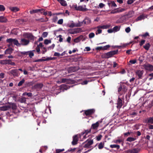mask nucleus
<instances>
[{
  "label": "nucleus",
  "mask_w": 153,
  "mask_h": 153,
  "mask_svg": "<svg viewBox=\"0 0 153 153\" xmlns=\"http://www.w3.org/2000/svg\"><path fill=\"white\" fill-rule=\"evenodd\" d=\"M9 72L10 74H12L14 76H18L17 69L12 70Z\"/></svg>",
  "instance_id": "4468645a"
},
{
  "label": "nucleus",
  "mask_w": 153,
  "mask_h": 153,
  "mask_svg": "<svg viewBox=\"0 0 153 153\" xmlns=\"http://www.w3.org/2000/svg\"><path fill=\"white\" fill-rule=\"evenodd\" d=\"M5 10V8L2 5H0V11H3Z\"/></svg>",
  "instance_id": "c03bdc74"
},
{
  "label": "nucleus",
  "mask_w": 153,
  "mask_h": 153,
  "mask_svg": "<svg viewBox=\"0 0 153 153\" xmlns=\"http://www.w3.org/2000/svg\"><path fill=\"white\" fill-rule=\"evenodd\" d=\"M125 9L124 8L119 9L117 8L112 10L111 12V14H115L117 13H120L124 11Z\"/></svg>",
  "instance_id": "9d476101"
},
{
  "label": "nucleus",
  "mask_w": 153,
  "mask_h": 153,
  "mask_svg": "<svg viewBox=\"0 0 153 153\" xmlns=\"http://www.w3.org/2000/svg\"><path fill=\"white\" fill-rule=\"evenodd\" d=\"M150 47V45L149 43H146L143 46L144 48L146 50L148 51L149 50Z\"/></svg>",
  "instance_id": "4be33fe9"
},
{
  "label": "nucleus",
  "mask_w": 153,
  "mask_h": 153,
  "mask_svg": "<svg viewBox=\"0 0 153 153\" xmlns=\"http://www.w3.org/2000/svg\"><path fill=\"white\" fill-rule=\"evenodd\" d=\"M91 22V21L90 19L86 17L84 19L82 22H79L76 25V26L77 27H81L82 25H89L90 24Z\"/></svg>",
  "instance_id": "7ed1b4c3"
},
{
  "label": "nucleus",
  "mask_w": 153,
  "mask_h": 153,
  "mask_svg": "<svg viewBox=\"0 0 153 153\" xmlns=\"http://www.w3.org/2000/svg\"><path fill=\"white\" fill-rule=\"evenodd\" d=\"M35 50H34L33 51H28V54L29 55V56L30 58H32V57L34 56V53L33 52V51H34Z\"/></svg>",
  "instance_id": "c756f323"
},
{
  "label": "nucleus",
  "mask_w": 153,
  "mask_h": 153,
  "mask_svg": "<svg viewBox=\"0 0 153 153\" xmlns=\"http://www.w3.org/2000/svg\"><path fill=\"white\" fill-rule=\"evenodd\" d=\"M48 35V33L47 32H44L42 34V36L44 37H46Z\"/></svg>",
  "instance_id": "603ef678"
},
{
  "label": "nucleus",
  "mask_w": 153,
  "mask_h": 153,
  "mask_svg": "<svg viewBox=\"0 0 153 153\" xmlns=\"http://www.w3.org/2000/svg\"><path fill=\"white\" fill-rule=\"evenodd\" d=\"M110 147L112 148H117V149H118L120 148V146L119 145L114 144L110 145Z\"/></svg>",
  "instance_id": "7c9ffc66"
},
{
  "label": "nucleus",
  "mask_w": 153,
  "mask_h": 153,
  "mask_svg": "<svg viewBox=\"0 0 153 153\" xmlns=\"http://www.w3.org/2000/svg\"><path fill=\"white\" fill-rule=\"evenodd\" d=\"M118 50L111 51L110 52L105 53L102 55V58H108L112 56L113 55L116 54L118 52Z\"/></svg>",
  "instance_id": "f03ea898"
},
{
  "label": "nucleus",
  "mask_w": 153,
  "mask_h": 153,
  "mask_svg": "<svg viewBox=\"0 0 153 153\" xmlns=\"http://www.w3.org/2000/svg\"><path fill=\"white\" fill-rule=\"evenodd\" d=\"M7 21V19L3 16H0V22H6Z\"/></svg>",
  "instance_id": "a878e982"
},
{
  "label": "nucleus",
  "mask_w": 153,
  "mask_h": 153,
  "mask_svg": "<svg viewBox=\"0 0 153 153\" xmlns=\"http://www.w3.org/2000/svg\"><path fill=\"white\" fill-rule=\"evenodd\" d=\"M96 49L97 50H103V48L102 47H98L96 48Z\"/></svg>",
  "instance_id": "0e129e2a"
},
{
  "label": "nucleus",
  "mask_w": 153,
  "mask_h": 153,
  "mask_svg": "<svg viewBox=\"0 0 153 153\" xmlns=\"http://www.w3.org/2000/svg\"><path fill=\"white\" fill-rule=\"evenodd\" d=\"M97 30L96 32V34L97 35L98 34H100L102 33V30L100 28H97Z\"/></svg>",
  "instance_id": "58836bf2"
},
{
  "label": "nucleus",
  "mask_w": 153,
  "mask_h": 153,
  "mask_svg": "<svg viewBox=\"0 0 153 153\" xmlns=\"http://www.w3.org/2000/svg\"><path fill=\"white\" fill-rule=\"evenodd\" d=\"M99 123L98 121L96 122L95 123L93 124L91 126V129L92 128L94 129H97L99 125Z\"/></svg>",
  "instance_id": "2eb2a0df"
},
{
  "label": "nucleus",
  "mask_w": 153,
  "mask_h": 153,
  "mask_svg": "<svg viewBox=\"0 0 153 153\" xmlns=\"http://www.w3.org/2000/svg\"><path fill=\"white\" fill-rule=\"evenodd\" d=\"M23 36L25 38L28 39L30 40H34V36L30 33H26L23 34Z\"/></svg>",
  "instance_id": "20e7f679"
},
{
  "label": "nucleus",
  "mask_w": 153,
  "mask_h": 153,
  "mask_svg": "<svg viewBox=\"0 0 153 153\" xmlns=\"http://www.w3.org/2000/svg\"><path fill=\"white\" fill-rule=\"evenodd\" d=\"M123 142V141L121 139L117 140L115 141V143H120L121 142Z\"/></svg>",
  "instance_id": "5fc2aeb1"
},
{
  "label": "nucleus",
  "mask_w": 153,
  "mask_h": 153,
  "mask_svg": "<svg viewBox=\"0 0 153 153\" xmlns=\"http://www.w3.org/2000/svg\"><path fill=\"white\" fill-rule=\"evenodd\" d=\"M43 85L42 83L37 84L35 85L36 88H40L42 87Z\"/></svg>",
  "instance_id": "72a5a7b5"
},
{
  "label": "nucleus",
  "mask_w": 153,
  "mask_h": 153,
  "mask_svg": "<svg viewBox=\"0 0 153 153\" xmlns=\"http://www.w3.org/2000/svg\"><path fill=\"white\" fill-rule=\"evenodd\" d=\"M129 62L132 64H134L136 62V60H131L129 61Z\"/></svg>",
  "instance_id": "338daca9"
},
{
  "label": "nucleus",
  "mask_w": 153,
  "mask_h": 153,
  "mask_svg": "<svg viewBox=\"0 0 153 153\" xmlns=\"http://www.w3.org/2000/svg\"><path fill=\"white\" fill-rule=\"evenodd\" d=\"M10 10L14 12H16L19 10V9L16 7H13L10 8Z\"/></svg>",
  "instance_id": "b1692460"
},
{
  "label": "nucleus",
  "mask_w": 153,
  "mask_h": 153,
  "mask_svg": "<svg viewBox=\"0 0 153 153\" xmlns=\"http://www.w3.org/2000/svg\"><path fill=\"white\" fill-rule=\"evenodd\" d=\"M30 41L28 39H26L25 38H22L21 39L20 41V45H27L29 43Z\"/></svg>",
  "instance_id": "423d86ee"
},
{
  "label": "nucleus",
  "mask_w": 153,
  "mask_h": 153,
  "mask_svg": "<svg viewBox=\"0 0 153 153\" xmlns=\"http://www.w3.org/2000/svg\"><path fill=\"white\" fill-rule=\"evenodd\" d=\"M120 27L118 26H115L113 28V30L114 31L117 32L120 30Z\"/></svg>",
  "instance_id": "473e14b6"
},
{
  "label": "nucleus",
  "mask_w": 153,
  "mask_h": 153,
  "mask_svg": "<svg viewBox=\"0 0 153 153\" xmlns=\"http://www.w3.org/2000/svg\"><path fill=\"white\" fill-rule=\"evenodd\" d=\"M59 37V41L60 42H61L63 41V38H62V36L61 35H59L58 36Z\"/></svg>",
  "instance_id": "13d9d810"
},
{
  "label": "nucleus",
  "mask_w": 153,
  "mask_h": 153,
  "mask_svg": "<svg viewBox=\"0 0 153 153\" xmlns=\"http://www.w3.org/2000/svg\"><path fill=\"white\" fill-rule=\"evenodd\" d=\"M135 140L136 138H135L133 137H128L127 138L126 140L129 142H131L134 141Z\"/></svg>",
  "instance_id": "cd10ccee"
},
{
  "label": "nucleus",
  "mask_w": 153,
  "mask_h": 153,
  "mask_svg": "<svg viewBox=\"0 0 153 153\" xmlns=\"http://www.w3.org/2000/svg\"><path fill=\"white\" fill-rule=\"evenodd\" d=\"M140 151V149L138 148H134L128 150L126 151V153H137Z\"/></svg>",
  "instance_id": "9b49d317"
},
{
  "label": "nucleus",
  "mask_w": 153,
  "mask_h": 153,
  "mask_svg": "<svg viewBox=\"0 0 153 153\" xmlns=\"http://www.w3.org/2000/svg\"><path fill=\"white\" fill-rule=\"evenodd\" d=\"M135 0H128L127 1V4H131L133 3Z\"/></svg>",
  "instance_id": "3c124183"
},
{
  "label": "nucleus",
  "mask_w": 153,
  "mask_h": 153,
  "mask_svg": "<svg viewBox=\"0 0 153 153\" xmlns=\"http://www.w3.org/2000/svg\"><path fill=\"white\" fill-rule=\"evenodd\" d=\"M77 10L80 11H86V9L83 8L82 6H78Z\"/></svg>",
  "instance_id": "bb28decb"
},
{
  "label": "nucleus",
  "mask_w": 153,
  "mask_h": 153,
  "mask_svg": "<svg viewBox=\"0 0 153 153\" xmlns=\"http://www.w3.org/2000/svg\"><path fill=\"white\" fill-rule=\"evenodd\" d=\"M144 19V16L143 15H141L139 16H138L136 19V21H138L141 20L142 19Z\"/></svg>",
  "instance_id": "c85d7f7f"
},
{
  "label": "nucleus",
  "mask_w": 153,
  "mask_h": 153,
  "mask_svg": "<svg viewBox=\"0 0 153 153\" xmlns=\"http://www.w3.org/2000/svg\"><path fill=\"white\" fill-rule=\"evenodd\" d=\"M44 10L43 9H36L33 10L31 11H30V12L31 14H33L34 13H37L39 12H40L41 11H43Z\"/></svg>",
  "instance_id": "6ab92c4d"
},
{
  "label": "nucleus",
  "mask_w": 153,
  "mask_h": 153,
  "mask_svg": "<svg viewBox=\"0 0 153 153\" xmlns=\"http://www.w3.org/2000/svg\"><path fill=\"white\" fill-rule=\"evenodd\" d=\"M58 18L57 16H54L52 19V20L53 21V22H56L58 20Z\"/></svg>",
  "instance_id": "a18cd8bd"
},
{
  "label": "nucleus",
  "mask_w": 153,
  "mask_h": 153,
  "mask_svg": "<svg viewBox=\"0 0 153 153\" xmlns=\"http://www.w3.org/2000/svg\"><path fill=\"white\" fill-rule=\"evenodd\" d=\"M68 79H62L61 80V82L62 83L68 82Z\"/></svg>",
  "instance_id": "4d7b16f0"
},
{
  "label": "nucleus",
  "mask_w": 153,
  "mask_h": 153,
  "mask_svg": "<svg viewBox=\"0 0 153 153\" xmlns=\"http://www.w3.org/2000/svg\"><path fill=\"white\" fill-rule=\"evenodd\" d=\"M117 108H120L123 105L122 101V100L119 97L118 98L117 100Z\"/></svg>",
  "instance_id": "ddd939ff"
},
{
  "label": "nucleus",
  "mask_w": 153,
  "mask_h": 153,
  "mask_svg": "<svg viewBox=\"0 0 153 153\" xmlns=\"http://www.w3.org/2000/svg\"><path fill=\"white\" fill-rule=\"evenodd\" d=\"M110 47V46L109 45H105L103 47V50H107L108 48H109Z\"/></svg>",
  "instance_id": "6e6d98bb"
},
{
  "label": "nucleus",
  "mask_w": 153,
  "mask_h": 153,
  "mask_svg": "<svg viewBox=\"0 0 153 153\" xmlns=\"http://www.w3.org/2000/svg\"><path fill=\"white\" fill-rule=\"evenodd\" d=\"M95 112L94 109H90L84 111V113L86 116H90L93 114Z\"/></svg>",
  "instance_id": "0eeeda50"
},
{
  "label": "nucleus",
  "mask_w": 153,
  "mask_h": 153,
  "mask_svg": "<svg viewBox=\"0 0 153 153\" xmlns=\"http://www.w3.org/2000/svg\"><path fill=\"white\" fill-rule=\"evenodd\" d=\"M49 60V59H38L37 60H36L34 61V62H42L43 61H45L46 60Z\"/></svg>",
  "instance_id": "c9c22d12"
},
{
  "label": "nucleus",
  "mask_w": 153,
  "mask_h": 153,
  "mask_svg": "<svg viewBox=\"0 0 153 153\" xmlns=\"http://www.w3.org/2000/svg\"><path fill=\"white\" fill-rule=\"evenodd\" d=\"M148 123L151 124L153 123V116L150 117L148 119Z\"/></svg>",
  "instance_id": "2f4dec72"
},
{
  "label": "nucleus",
  "mask_w": 153,
  "mask_h": 153,
  "mask_svg": "<svg viewBox=\"0 0 153 153\" xmlns=\"http://www.w3.org/2000/svg\"><path fill=\"white\" fill-rule=\"evenodd\" d=\"M71 38L70 36H68V38L67 39V41L68 43H71Z\"/></svg>",
  "instance_id": "69168bd1"
},
{
  "label": "nucleus",
  "mask_w": 153,
  "mask_h": 153,
  "mask_svg": "<svg viewBox=\"0 0 153 153\" xmlns=\"http://www.w3.org/2000/svg\"><path fill=\"white\" fill-rule=\"evenodd\" d=\"M6 42L9 44L7 45L8 47L13 46V44L17 46L20 45V44L18 42V41L16 39H13L12 38L8 39L6 40Z\"/></svg>",
  "instance_id": "f257e3e1"
},
{
  "label": "nucleus",
  "mask_w": 153,
  "mask_h": 153,
  "mask_svg": "<svg viewBox=\"0 0 153 153\" xmlns=\"http://www.w3.org/2000/svg\"><path fill=\"white\" fill-rule=\"evenodd\" d=\"M76 67H70L69 68L68 71L70 72H74L76 71Z\"/></svg>",
  "instance_id": "5701e85b"
},
{
  "label": "nucleus",
  "mask_w": 153,
  "mask_h": 153,
  "mask_svg": "<svg viewBox=\"0 0 153 153\" xmlns=\"http://www.w3.org/2000/svg\"><path fill=\"white\" fill-rule=\"evenodd\" d=\"M131 132H128L127 133H124V135L125 137H127L129 136Z\"/></svg>",
  "instance_id": "e2e57ef3"
},
{
  "label": "nucleus",
  "mask_w": 153,
  "mask_h": 153,
  "mask_svg": "<svg viewBox=\"0 0 153 153\" xmlns=\"http://www.w3.org/2000/svg\"><path fill=\"white\" fill-rule=\"evenodd\" d=\"M10 59H5L1 60L0 63L3 65H9Z\"/></svg>",
  "instance_id": "dca6fc26"
},
{
  "label": "nucleus",
  "mask_w": 153,
  "mask_h": 153,
  "mask_svg": "<svg viewBox=\"0 0 153 153\" xmlns=\"http://www.w3.org/2000/svg\"><path fill=\"white\" fill-rule=\"evenodd\" d=\"M9 65H15V63L14 62H12L11 60L10 59Z\"/></svg>",
  "instance_id": "052dcab7"
},
{
  "label": "nucleus",
  "mask_w": 153,
  "mask_h": 153,
  "mask_svg": "<svg viewBox=\"0 0 153 153\" xmlns=\"http://www.w3.org/2000/svg\"><path fill=\"white\" fill-rule=\"evenodd\" d=\"M122 86L123 87L122 89V91L124 92H126L127 90V87L124 85H122Z\"/></svg>",
  "instance_id": "49530a36"
},
{
  "label": "nucleus",
  "mask_w": 153,
  "mask_h": 153,
  "mask_svg": "<svg viewBox=\"0 0 153 153\" xmlns=\"http://www.w3.org/2000/svg\"><path fill=\"white\" fill-rule=\"evenodd\" d=\"M55 47V45L54 44H52L51 46H49L48 48V49H53Z\"/></svg>",
  "instance_id": "680f3d73"
},
{
  "label": "nucleus",
  "mask_w": 153,
  "mask_h": 153,
  "mask_svg": "<svg viewBox=\"0 0 153 153\" xmlns=\"http://www.w3.org/2000/svg\"><path fill=\"white\" fill-rule=\"evenodd\" d=\"M51 43V41L50 40L46 39L45 40L44 43L45 45H48Z\"/></svg>",
  "instance_id": "a19ab883"
},
{
  "label": "nucleus",
  "mask_w": 153,
  "mask_h": 153,
  "mask_svg": "<svg viewBox=\"0 0 153 153\" xmlns=\"http://www.w3.org/2000/svg\"><path fill=\"white\" fill-rule=\"evenodd\" d=\"M26 98L25 97H22L20 99V102L21 103H25L26 102Z\"/></svg>",
  "instance_id": "37998d69"
},
{
  "label": "nucleus",
  "mask_w": 153,
  "mask_h": 153,
  "mask_svg": "<svg viewBox=\"0 0 153 153\" xmlns=\"http://www.w3.org/2000/svg\"><path fill=\"white\" fill-rule=\"evenodd\" d=\"M95 34L94 33L92 32L90 33L88 35V37L89 38L91 39L94 37Z\"/></svg>",
  "instance_id": "4c0bfd02"
},
{
  "label": "nucleus",
  "mask_w": 153,
  "mask_h": 153,
  "mask_svg": "<svg viewBox=\"0 0 153 153\" xmlns=\"http://www.w3.org/2000/svg\"><path fill=\"white\" fill-rule=\"evenodd\" d=\"M105 6V5L102 3H100L99 5V6L100 8H103Z\"/></svg>",
  "instance_id": "bf43d9fd"
},
{
  "label": "nucleus",
  "mask_w": 153,
  "mask_h": 153,
  "mask_svg": "<svg viewBox=\"0 0 153 153\" xmlns=\"http://www.w3.org/2000/svg\"><path fill=\"white\" fill-rule=\"evenodd\" d=\"M25 80L24 79H22L20 81L18 84V85L19 86H21L22 84L25 82Z\"/></svg>",
  "instance_id": "e433bc0d"
},
{
  "label": "nucleus",
  "mask_w": 153,
  "mask_h": 153,
  "mask_svg": "<svg viewBox=\"0 0 153 153\" xmlns=\"http://www.w3.org/2000/svg\"><path fill=\"white\" fill-rule=\"evenodd\" d=\"M22 95L23 96L26 95L29 97H31L32 96V94L31 93L25 92V93H23Z\"/></svg>",
  "instance_id": "ea45409f"
},
{
  "label": "nucleus",
  "mask_w": 153,
  "mask_h": 153,
  "mask_svg": "<svg viewBox=\"0 0 153 153\" xmlns=\"http://www.w3.org/2000/svg\"><path fill=\"white\" fill-rule=\"evenodd\" d=\"M13 51V50L12 48H8L5 51V54H11L12 53Z\"/></svg>",
  "instance_id": "f3484780"
},
{
  "label": "nucleus",
  "mask_w": 153,
  "mask_h": 153,
  "mask_svg": "<svg viewBox=\"0 0 153 153\" xmlns=\"http://www.w3.org/2000/svg\"><path fill=\"white\" fill-rule=\"evenodd\" d=\"M63 20L62 19H60L57 22V23L58 24L62 25V24L63 23Z\"/></svg>",
  "instance_id": "de8ad7c7"
},
{
  "label": "nucleus",
  "mask_w": 153,
  "mask_h": 153,
  "mask_svg": "<svg viewBox=\"0 0 153 153\" xmlns=\"http://www.w3.org/2000/svg\"><path fill=\"white\" fill-rule=\"evenodd\" d=\"M91 131V128L85 130L84 132H82V135H83L84 134L87 135L88 133H90Z\"/></svg>",
  "instance_id": "f704fd0d"
},
{
  "label": "nucleus",
  "mask_w": 153,
  "mask_h": 153,
  "mask_svg": "<svg viewBox=\"0 0 153 153\" xmlns=\"http://www.w3.org/2000/svg\"><path fill=\"white\" fill-rule=\"evenodd\" d=\"M81 36H80L79 37H77V38L74 39V42H75L77 43L79 42L80 40V38Z\"/></svg>",
  "instance_id": "79ce46f5"
},
{
  "label": "nucleus",
  "mask_w": 153,
  "mask_h": 153,
  "mask_svg": "<svg viewBox=\"0 0 153 153\" xmlns=\"http://www.w3.org/2000/svg\"><path fill=\"white\" fill-rule=\"evenodd\" d=\"M108 28V26L106 25H101V26H97V27H96V28H100L103 29H107Z\"/></svg>",
  "instance_id": "412c9836"
},
{
  "label": "nucleus",
  "mask_w": 153,
  "mask_h": 153,
  "mask_svg": "<svg viewBox=\"0 0 153 153\" xmlns=\"http://www.w3.org/2000/svg\"><path fill=\"white\" fill-rule=\"evenodd\" d=\"M125 31L127 33H129L131 31V29L129 27H128L126 28L125 29Z\"/></svg>",
  "instance_id": "864d4df0"
},
{
  "label": "nucleus",
  "mask_w": 153,
  "mask_h": 153,
  "mask_svg": "<svg viewBox=\"0 0 153 153\" xmlns=\"http://www.w3.org/2000/svg\"><path fill=\"white\" fill-rule=\"evenodd\" d=\"M10 105V107H11L13 109L15 110L16 109L17 106L15 104L13 103H11Z\"/></svg>",
  "instance_id": "393cba45"
},
{
  "label": "nucleus",
  "mask_w": 153,
  "mask_h": 153,
  "mask_svg": "<svg viewBox=\"0 0 153 153\" xmlns=\"http://www.w3.org/2000/svg\"><path fill=\"white\" fill-rule=\"evenodd\" d=\"M102 137V136L101 135H99L96 137V139L98 141H99L101 140Z\"/></svg>",
  "instance_id": "8fccbe9b"
},
{
  "label": "nucleus",
  "mask_w": 153,
  "mask_h": 153,
  "mask_svg": "<svg viewBox=\"0 0 153 153\" xmlns=\"http://www.w3.org/2000/svg\"><path fill=\"white\" fill-rule=\"evenodd\" d=\"M63 6H66L67 4L65 0H57Z\"/></svg>",
  "instance_id": "a211bd4d"
},
{
  "label": "nucleus",
  "mask_w": 153,
  "mask_h": 153,
  "mask_svg": "<svg viewBox=\"0 0 153 153\" xmlns=\"http://www.w3.org/2000/svg\"><path fill=\"white\" fill-rule=\"evenodd\" d=\"M143 73V70H137L136 72V75L138 76V79H142V75Z\"/></svg>",
  "instance_id": "f8f14e48"
},
{
  "label": "nucleus",
  "mask_w": 153,
  "mask_h": 153,
  "mask_svg": "<svg viewBox=\"0 0 153 153\" xmlns=\"http://www.w3.org/2000/svg\"><path fill=\"white\" fill-rule=\"evenodd\" d=\"M64 149H56V153H59L61 152L64 151Z\"/></svg>",
  "instance_id": "09e8293b"
},
{
  "label": "nucleus",
  "mask_w": 153,
  "mask_h": 153,
  "mask_svg": "<svg viewBox=\"0 0 153 153\" xmlns=\"http://www.w3.org/2000/svg\"><path fill=\"white\" fill-rule=\"evenodd\" d=\"M85 143H87L84 146V148H89L91 145L93 144V140H88Z\"/></svg>",
  "instance_id": "6e6552de"
},
{
  "label": "nucleus",
  "mask_w": 153,
  "mask_h": 153,
  "mask_svg": "<svg viewBox=\"0 0 153 153\" xmlns=\"http://www.w3.org/2000/svg\"><path fill=\"white\" fill-rule=\"evenodd\" d=\"M78 141V135L76 134L73 137V141L72 144L73 145H76Z\"/></svg>",
  "instance_id": "1a4fd4ad"
},
{
  "label": "nucleus",
  "mask_w": 153,
  "mask_h": 153,
  "mask_svg": "<svg viewBox=\"0 0 153 153\" xmlns=\"http://www.w3.org/2000/svg\"><path fill=\"white\" fill-rule=\"evenodd\" d=\"M144 68L146 70L152 71H153V65L149 64H146L143 65Z\"/></svg>",
  "instance_id": "39448f33"
},
{
  "label": "nucleus",
  "mask_w": 153,
  "mask_h": 153,
  "mask_svg": "<svg viewBox=\"0 0 153 153\" xmlns=\"http://www.w3.org/2000/svg\"><path fill=\"white\" fill-rule=\"evenodd\" d=\"M36 51L38 53H40V47H39L38 46H37L36 48Z\"/></svg>",
  "instance_id": "774afa93"
},
{
  "label": "nucleus",
  "mask_w": 153,
  "mask_h": 153,
  "mask_svg": "<svg viewBox=\"0 0 153 153\" xmlns=\"http://www.w3.org/2000/svg\"><path fill=\"white\" fill-rule=\"evenodd\" d=\"M104 142H101L99 144L98 146V147L99 149H102L104 147Z\"/></svg>",
  "instance_id": "aec40b11"
}]
</instances>
